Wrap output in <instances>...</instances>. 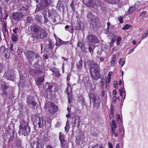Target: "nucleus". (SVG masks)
I'll return each instance as SVG.
<instances>
[{
    "mask_svg": "<svg viewBox=\"0 0 148 148\" xmlns=\"http://www.w3.org/2000/svg\"><path fill=\"white\" fill-rule=\"evenodd\" d=\"M20 122V125L18 132L19 134L20 135L27 136L29 134L30 131V128L28 126V121L21 120Z\"/></svg>",
    "mask_w": 148,
    "mask_h": 148,
    "instance_id": "1",
    "label": "nucleus"
},
{
    "mask_svg": "<svg viewBox=\"0 0 148 148\" xmlns=\"http://www.w3.org/2000/svg\"><path fill=\"white\" fill-rule=\"evenodd\" d=\"M31 29L33 31L37 37L42 38H45L47 36V33L44 29H42L37 25H33L31 27Z\"/></svg>",
    "mask_w": 148,
    "mask_h": 148,
    "instance_id": "2",
    "label": "nucleus"
},
{
    "mask_svg": "<svg viewBox=\"0 0 148 148\" xmlns=\"http://www.w3.org/2000/svg\"><path fill=\"white\" fill-rule=\"evenodd\" d=\"M98 64L93 62L91 65L90 69V75L95 80H97L100 77V75Z\"/></svg>",
    "mask_w": 148,
    "mask_h": 148,
    "instance_id": "3",
    "label": "nucleus"
},
{
    "mask_svg": "<svg viewBox=\"0 0 148 148\" xmlns=\"http://www.w3.org/2000/svg\"><path fill=\"white\" fill-rule=\"evenodd\" d=\"M32 121L34 125H38L39 128L43 127L46 123V121L42 117L36 116H33Z\"/></svg>",
    "mask_w": 148,
    "mask_h": 148,
    "instance_id": "4",
    "label": "nucleus"
},
{
    "mask_svg": "<svg viewBox=\"0 0 148 148\" xmlns=\"http://www.w3.org/2000/svg\"><path fill=\"white\" fill-rule=\"evenodd\" d=\"M89 96L90 101H92L94 105L97 106L100 103V100L98 97H97L93 93H90Z\"/></svg>",
    "mask_w": 148,
    "mask_h": 148,
    "instance_id": "5",
    "label": "nucleus"
},
{
    "mask_svg": "<svg viewBox=\"0 0 148 148\" xmlns=\"http://www.w3.org/2000/svg\"><path fill=\"white\" fill-rule=\"evenodd\" d=\"M45 108H48L50 112L53 114L57 111L58 107L55 104L52 102L48 103L45 104Z\"/></svg>",
    "mask_w": 148,
    "mask_h": 148,
    "instance_id": "6",
    "label": "nucleus"
},
{
    "mask_svg": "<svg viewBox=\"0 0 148 148\" xmlns=\"http://www.w3.org/2000/svg\"><path fill=\"white\" fill-rule=\"evenodd\" d=\"M10 88H9L6 84H2L1 90L2 91V95L3 97H7L8 96L9 91V90Z\"/></svg>",
    "mask_w": 148,
    "mask_h": 148,
    "instance_id": "7",
    "label": "nucleus"
},
{
    "mask_svg": "<svg viewBox=\"0 0 148 148\" xmlns=\"http://www.w3.org/2000/svg\"><path fill=\"white\" fill-rule=\"evenodd\" d=\"M87 17L88 20L91 21V23L93 25H95L98 21V19L96 16H93L91 13L88 14Z\"/></svg>",
    "mask_w": 148,
    "mask_h": 148,
    "instance_id": "8",
    "label": "nucleus"
},
{
    "mask_svg": "<svg viewBox=\"0 0 148 148\" xmlns=\"http://www.w3.org/2000/svg\"><path fill=\"white\" fill-rule=\"evenodd\" d=\"M37 60L39 58V56L35 54L33 52L29 51L27 53V58L29 62H31L34 59V57Z\"/></svg>",
    "mask_w": 148,
    "mask_h": 148,
    "instance_id": "9",
    "label": "nucleus"
},
{
    "mask_svg": "<svg viewBox=\"0 0 148 148\" xmlns=\"http://www.w3.org/2000/svg\"><path fill=\"white\" fill-rule=\"evenodd\" d=\"M86 40L88 42L92 43H97L99 42V40L97 38L91 34H89L87 36Z\"/></svg>",
    "mask_w": 148,
    "mask_h": 148,
    "instance_id": "10",
    "label": "nucleus"
},
{
    "mask_svg": "<svg viewBox=\"0 0 148 148\" xmlns=\"http://www.w3.org/2000/svg\"><path fill=\"white\" fill-rule=\"evenodd\" d=\"M24 16V14L21 12H17L13 15L14 19L16 21L21 19Z\"/></svg>",
    "mask_w": 148,
    "mask_h": 148,
    "instance_id": "11",
    "label": "nucleus"
},
{
    "mask_svg": "<svg viewBox=\"0 0 148 148\" xmlns=\"http://www.w3.org/2000/svg\"><path fill=\"white\" fill-rule=\"evenodd\" d=\"M5 74L7 79L12 81L14 79V76L12 72L8 71L5 73Z\"/></svg>",
    "mask_w": 148,
    "mask_h": 148,
    "instance_id": "12",
    "label": "nucleus"
},
{
    "mask_svg": "<svg viewBox=\"0 0 148 148\" xmlns=\"http://www.w3.org/2000/svg\"><path fill=\"white\" fill-rule=\"evenodd\" d=\"M31 147L32 148H40L41 146L40 140L39 139L37 138L36 143L33 142L31 143Z\"/></svg>",
    "mask_w": 148,
    "mask_h": 148,
    "instance_id": "13",
    "label": "nucleus"
},
{
    "mask_svg": "<svg viewBox=\"0 0 148 148\" xmlns=\"http://www.w3.org/2000/svg\"><path fill=\"white\" fill-rule=\"evenodd\" d=\"M95 5L93 3V5L92 6L95 8H96V7H99L101 8V7L103 5V3L102 2H100L99 0H95Z\"/></svg>",
    "mask_w": 148,
    "mask_h": 148,
    "instance_id": "14",
    "label": "nucleus"
},
{
    "mask_svg": "<svg viewBox=\"0 0 148 148\" xmlns=\"http://www.w3.org/2000/svg\"><path fill=\"white\" fill-rule=\"evenodd\" d=\"M56 46H60V45H64L68 42H67L62 41L60 38H58L56 39Z\"/></svg>",
    "mask_w": 148,
    "mask_h": 148,
    "instance_id": "15",
    "label": "nucleus"
},
{
    "mask_svg": "<svg viewBox=\"0 0 148 148\" xmlns=\"http://www.w3.org/2000/svg\"><path fill=\"white\" fill-rule=\"evenodd\" d=\"M52 88V86L51 85H50L48 83H46L44 86V88L45 89H46V88L47 89V91L45 92L47 95L49 94V93H50V92L51 91V89Z\"/></svg>",
    "mask_w": 148,
    "mask_h": 148,
    "instance_id": "16",
    "label": "nucleus"
},
{
    "mask_svg": "<svg viewBox=\"0 0 148 148\" xmlns=\"http://www.w3.org/2000/svg\"><path fill=\"white\" fill-rule=\"evenodd\" d=\"M84 4L87 6L91 7L93 5L92 0H83Z\"/></svg>",
    "mask_w": 148,
    "mask_h": 148,
    "instance_id": "17",
    "label": "nucleus"
},
{
    "mask_svg": "<svg viewBox=\"0 0 148 148\" xmlns=\"http://www.w3.org/2000/svg\"><path fill=\"white\" fill-rule=\"evenodd\" d=\"M119 92L120 93V95L121 97H123V96L124 95V97L123 98V101L124 100L125 97V91L124 90V89L123 88H121V89H119Z\"/></svg>",
    "mask_w": 148,
    "mask_h": 148,
    "instance_id": "18",
    "label": "nucleus"
},
{
    "mask_svg": "<svg viewBox=\"0 0 148 148\" xmlns=\"http://www.w3.org/2000/svg\"><path fill=\"white\" fill-rule=\"evenodd\" d=\"M33 98V97H32L29 96L27 98V103L28 104H30L31 103H32V104L33 106H35L36 103V102L34 101H32V100H31V99H32Z\"/></svg>",
    "mask_w": 148,
    "mask_h": 148,
    "instance_id": "19",
    "label": "nucleus"
},
{
    "mask_svg": "<svg viewBox=\"0 0 148 148\" xmlns=\"http://www.w3.org/2000/svg\"><path fill=\"white\" fill-rule=\"evenodd\" d=\"M44 80V77H42L41 78H38L37 79V81L36 84L37 85H39Z\"/></svg>",
    "mask_w": 148,
    "mask_h": 148,
    "instance_id": "20",
    "label": "nucleus"
},
{
    "mask_svg": "<svg viewBox=\"0 0 148 148\" xmlns=\"http://www.w3.org/2000/svg\"><path fill=\"white\" fill-rule=\"evenodd\" d=\"M101 87L102 88H104V87L106 88L107 84H105V79L104 78H101Z\"/></svg>",
    "mask_w": 148,
    "mask_h": 148,
    "instance_id": "21",
    "label": "nucleus"
},
{
    "mask_svg": "<svg viewBox=\"0 0 148 148\" xmlns=\"http://www.w3.org/2000/svg\"><path fill=\"white\" fill-rule=\"evenodd\" d=\"M88 46V49L89 52H92L95 47V45L92 44H89Z\"/></svg>",
    "mask_w": 148,
    "mask_h": 148,
    "instance_id": "22",
    "label": "nucleus"
},
{
    "mask_svg": "<svg viewBox=\"0 0 148 148\" xmlns=\"http://www.w3.org/2000/svg\"><path fill=\"white\" fill-rule=\"evenodd\" d=\"M67 91L68 95L69 96L70 93L71 91V87L70 85L68 83L67 84Z\"/></svg>",
    "mask_w": 148,
    "mask_h": 148,
    "instance_id": "23",
    "label": "nucleus"
},
{
    "mask_svg": "<svg viewBox=\"0 0 148 148\" xmlns=\"http://www.w3.org/2000/svg\"><path fill=\"white\" fill-rule=\"evenodd\" d=\"M116 60V56L113 55L112 56V60L110 62V64L111 66H113L115 64V61Z\"/></svg>",
    "mask_w": 148,
    "mask_h": 148,
    "instance_id": "24",
    "label": "nucleus"
},
{
    "mask_svg": "<svg viewBox=\"0 0 148 148\" xmlns=\"http://www.w3.org/2000/svg\"><path fill=\"white\" fill-rule=\"evenodd\" d=\"M59 139L60 141H62L65 140L64 139V136L61 132H59Z\"/></svg>",
    "mask_w": 148,
    "mask_h": 148,
    "instance_id": "25",
    "label": "nucleus"
},
{
    "mask_svg": "<svg viewBox=\"0 0 148 148\" xmlns=\"http://www.w3.org/2000/svg\"><path fill=\"white\" fill-rule=\"evenodd\" d=\"M77 69H80L82 66V61L81 60H79V61L77 63Z\"/></svg>",
    "mask_w": 148,
    "mask_h": 148,
    "instance_id": "26",
    "label": "nucleus"
},
{
    "mask_svg": "<svg viewBox=\"0 0 148 148\" xmlns=\"http://www.w3.org/2000/svg\"><path fill=\"white\" fill-rule=\"evenodd\" d=\"M117 127V126L115 121L114 120H112L111 122V128H116Z\"/></svg>",
    "mask_w": 148,
    "mask_h": 148,
    "instance_id": "27",
    "label": "nucleus"
},
{
    "mask_svg": "<svg viewBox=\"0 0 148 148\" xmlns=\"http://www.w3.org/2000/svg\"><path fill=\"white\" fill-rule=\"evenodd\" d=\"M117 121L118 123H121L122 122V121L121 119V117L119 114H117L116 116Z\"/></svg>",
    "mask_w": 148,
    "mask_h": 148,
    "instance_id": "28",
    "label": "nucleus"
},
{
    "mask_svg": "<svg viewBox=\"0 0 148 148\" xmlns=\"http://www.w3.org/2000/svg\"><path fill=\"white\" fill-rule=\"evenodd\" d=\"M76 4V3L73 0L71 5V6L73 11H74L75 10V6Z\"/></svg>",
    "mask_w": 148,
    "mask_h": 148,
    "instance_id": "29",
    "label": "nucleus"
},
{
    "mask_svg": "<svg viewBox=\"0 0 148 148\" xmlns=\"http://www.w3.org/2000/svg\"><path fill=\"white\" fill-rule=\"evenodd\" d=\"M44 3L46 6H47L51 3V0H44Z\"/></svg>",
    "mask_w": 148,
    "mask_h": 148,
    "instance_id": "30",
    "label": "nucleus"
},
{
    "mask_svg": "<svg viewBox=\"0 0 148 148\" xmlns=\"http://www.w3.org/2000/svg\"><path fill=\"white\" fill-rule=\"evenodd\" d=\"M135 10V7L134 6H133L130 8L129 10V12L130 14H131L133 13Z\"/></svg>",
    "mask_w": 148,
    "mask_h": 148,
    "instance_id": "31",
    "label": "nucleus"
},
{
    "mask_svg": "<svg viewBox=\"0 0 148 148\" xmlns=\"http://www.w3.org/2000/svg\"><path fill=\"white\" fill-rule=\"evenodd\" d=\"M119 132H120L122 133L121 136L123 137L124 136V130L123 126L119 130Z\"/></svg>",
    "mask_w": 148,
    "mask_h": 148,
    "instance_id": "32",
    "label": "nucleus"
},
{
    "mask_svg": "<svg viewBox=\"0 0 148 148\" xmlns=\"http://www.w3.org/2000/svg\"><path fill=\"white\" fill-rule=\"evenodd\" d=\"M60 143L61 144V146L63 148L66 146V141L65 140L64 141H61Z\"/></svg>",
    "mask_w": 148,
    "mask_h": 148,
    "instance_id": "33",
    "label": "nucleus"
},
{
    "mask_svg": "<svg viewBox=\"0 0 148 148\" xmlns=\"http://www.w3.org/2000/svg\"><path fill=\"white\" fill-rule=\"evenodd\" d=\"M12 41L14 42H16L17 40V37L14 34H12Z\"/></svg>",
    "mask_w": 148,
    "mask_h": 148,
    "instance_id": "34",
    "label": "nucleus"
},
{
    "mask_svg": "<svg viewBox=\"0 0 148 148\" xmlns=\"http://www.w3.org/2000/svg\"><path fill=\"white\" fill-rule=\"evenodd\" d=\"M130 25L127 24L125 25L122 28L123 30H125L128 29L130 28Z\"/></svg>",
    "mask_w": 148,
    "mask_h": 148,
    "instance_id": "35",
    "label": "nucleus"
},
{
    "mask_svg": "<svg viewBox=\"0 0 148 148\" xmlns=\"http://www.w3.org/2000/svg\"><path fill=\"white\" fill-rule=\"evenodd\" d=\"M29 73L33 76H34L36 74V71L33 69H32L30 70Z\"/></svg>",
    "mask_w": 148,
    "mask_h": 148,
    "instance_id": "36",
    "label": "nucleus"
},
{
    "mask_svg": "<svg viewBox=\"0 0 148 148\" xmlns=\"http://www.w3.org/2000/svg\"><path fill=\"white\" fill-rule=\"evenodd\" d=\"M69 125H67L66 123V126L65 127V130L66 131V133H67L69 130Z\"/></svg>",
    "mask_w": 148,
    "mask_h": 148,
    "instance_id": "37",
    "label": "nucleus"
},
{
    "mask_svg": "<svg viewBox=\"0 0 148 148\" xmlns=\"http://www.w3.org/2000/svg\"><path fill=\"white\" fill-rule=\"evenodd\" d=\"M22 53V50L20 49H18L17 51V53L19 56H21Z\"/></svg>",
    "mask_w": 148,
    "mask_h": 148,
    "instance_id": "38",
    "label": "nucleus"
},
{
    "mask_svg": "<svg viewBox=\"0 0 148 148\" xmlns=\"http://www.w3.org/2000/svg\"><path fill=\"white\" fill-rule=\"evenodd\" d=\"M117 42H116V45H119V44L121 42V37H117Z\"/></svg>",
    "mask_w": 148,
    "mask_h": 148,
    "instance_id": "39",
    "label": "nucleus"
},
{
    "mask_svg": "<svg viewBox=\"0 0 148 148\" xmlns=\"http://www.w3.org/2000/svg\"><path fill=\"white\" fill-rule=\"evenodd\" d=\"M110 110L111 113L113 114H114V106L112 105L111 106Z\"/></svg>",
    "mask_w": 148,
    "mask_h": 148,
    "instance_id": "40",
    "label": "nucleus"
},
{
    "mask_svg": "<svg viewBox=\"0 0 148 148\" xmlns=\"http://www.w3.org/2000/svg\"><path fill=\"white\" fill-rule=\"evenodd\" d=\"M111 79V77H107L106 79V83L107 84L108 83H109L110 82V81Z\"/></svg>",
    "mask_w": 148,
    "mask_h": 148,
    "instance_id": "41",
    "label": "nucleus"
},
{
    "mask_svg": "<svg viewBox=\"0 0 148 148\" xmlns=\"http://www.w3.org/2000/svg\"><path fill=\"white\" fill-rule=\"evenodd\" d=\"M108 148H113L112 144L110 142H109L108 143Z\"/></svg>",
    "mask_w": 148,
    "mask_h": 148,
    "instance_id": "42",
    "label": "nucleus"
},
{
    "mask_svg": "<svg viewBox=\"0 0 148 148\" xmlns=\"http://www.w3.org/2000/svg\"><path fill=\"white\" fill-rule=\"evenodd\" d=\"M49 48L52 49L53 47V45L50 42L49 45Z\"/></svg>",
    "mask_w": 148,
    "mask_h": 148,
    "instance_id": "43",
    "label": "nucleus"
},
{
    "mask_svg": "<svg viewBox=\"0 0 148 148\" xmlns=\"http://www.w3.org/2000/svg\"><path fill=\"white\" fill-rule=\"evenodd\" d=\"M116 128H111V134H113V133L115 132V131L116 130Z\"/></svg>",
    "mask_w": 148,
    "mask_h": 148,
    "instance_id": "44",
    "label": "nucleus"
},
{
    "mask_svg": "<svg viewBox=\"0 0 148 148\" xmlns=\"http://www.w3.org/2000/svg\"><path fill=\"white\" fill-rule=\"evenodd\" d=\"M147 36V33H144L143 35V36L142 37V39H143L144 38H146Z\"/></svg>",
    "mask_w": 148,
    "mask_h": 148,
    "instance_id": "45",
    "label": "nucleus"
},
{
    "mask_svg": "<svg viewBox=\"0 0 148 148\" xmlns=\"http://www.w3.org/2000/svg\"><path fill=\"white\" fill-rule=\"evenodd\" d=\"M105 1H106L109 2H110V3H112V4H116V1H114L113 2H111L110 1V0H104Z\"/></svg>",
    "mask_w": 148,
    "mask_h": 148,
    "instance_id": "46",
    "label": "nucleus"
},
{
    "mask_svg": "<svg viewBox=\"0 0 148 148\" xmlns=\"http://www.w3.org/2000/svg\"><path fill=\"white\" fill-rule=\"evenodd\" d=\"M114 87L115 88H118L117 82L116 81L114 82Z\"/></svg>",
    "mask_w": 148,
    "mask_h": 148,
    "instance_id": "47",
    "label": "nucleus"
},
{
    "mask_svg": "<svg viewBox=\"0 0 148 148\" xmlns=\"http://www.w3.org/2000/svg\"><path fill=\"white\" fill-rule=\"evenodd\" d=\"M119 20L120 21V23H122L123 22V19L122 18L120 17L119 18Z\"/></svg>",
    "mask_w": 148,
    "mask_h": 148,
    "instance_id": "48",
    "label": "nucleus"
},
{
    "mask_svg": "<svg viewBox=\"0 0 148 148\" xmlns=\"http://www.w3.org/2000/svg\"><path fill=\"white\" fill-rule=\"evenodd\" d=\"M115 38H113L112 39H111V44H112V45H113V44L114 42H115Z\"/></svg>",
    "mask_w": 148,
    "mask_h": 148,
    "instance_id": "49",
    "label": "nucleus"
},
{
    "mask_svg": "<svg viewBox=\"0 0 148 148\" xmlns=\"http://www.w3.org/2000/svg\"><path fill=\"white\" fill-rule=\"evenodd\" d=\"M112 72L111 71H110L109 72L108 74V77H111V76L112 75Z\"/></svg>",
    "mask_w": 148,
    "mask_h": 148,
    "instance_id": "50",
    "label": "nucleus"
},
{
    "mask_svg": "<svg viewBox=\"0 0 148 148\" xmlns=\"http://www.w3.org/2000/svg\"><path fill=\"white\" fill-rule=\"evenodd\" d=\"M18 30V28H15L13 30V32L14 33L16 34L17 32V31Z\"/></svg>",
    "mask_w": 148,
    "mask_h": 148,
    "instance_id": "51",
    "label": "nucleus"
},
{
    "mask_svg": "<svg viewBox=\"0 0 148 148\" xmlns=\"http://www.w3.org/2000/svg\"><path fill=\"white\" fill-rule=\"evenodd\" d=\"M114 135V136L115 137H116L118 136V134L116 132H115L113 133V134H112V135Z\"/></svg>",
    "mask_w": 148,
    "mask_h": 148,
    "instance_id": "52",
    "label": "nucleus"
},
{
    "mask_svg": "<svg viewBox=\"0 0 148 148\" xmlns=\"http://www.w3.org/2000/svg\"><path fill=\"white\" fill-rule=\"evenodd\" d=\"M107 26H108L107 29H108L110 27V22H108L107 23Z\"/></svg>",
    "mask_w": 148,
    "mask_h": 148,
    "instance_id": "53",
    "label": "nucleus"
},
{
    "mask_svg": "<svg viewBox=\"0 0 148 148\" xmlns=\"http://www.w3.org/2000/svg\"><path fill=\"white\" fill-rule=\"evenodd\" d=\"M44 17L45 18L44 23H46L48 21V19L46 18L45 16H44Z\"/></svg>",
    "mask_w": 148,
    "mask_h": 148,
    "instance_id": "54",
    "label": "nucleus"
},
{
    "mask_svg": "<svg viewBox=\"0 0 148 148\" xmlns=\"http://www.w3.org/2000/svg\"><path fill=\"white\" fill-rule=\"evenodd\" d=\"M81 50L82 51H84V52L86 51L85 49V47L84 46H83V47H81Z\"/></svg>",
    "mask_w": 148,
    "mask_h": 148,
    "instance_id": "55",
    "label": "nucleus"
},
{
    "mask_svg": "<svg viewBox=\"0 0 148 148\" xmlns=\"http://www.w3.org/2000/svg\"><path fill=\"white\" fill-rule=\"evenodd\" d=\"M135 48L132 49L130 50L128 54H130L134 50Z\"/></svg>",
    "mask_w": 148,
    "mask_h": 148,
    "instance_id": "56",
    "label": "nucleus"
},
{
    "mask_svg": "<svg viewBox=\"0 0 148 148\" xmlns=\"http://www.w3.org/2000/svg\"><path fill=\"white\" fill-rule=\"evenodd\" d=\"M81 24H80V25H79V27L78 28H77V30H80L81 29V28H82V27L81 26Z\"/></svg>",
    "mask_w": 148,
    "mask_h": 148,
    "instance_id": "57",
    "label": "nucleus"
},
{
    "mask_svg": "<svg viewBox=\"0 0 148 148\" xmlns=\"http://www.w3.org/2000/svg\"><path fill=\"white\" fill-rule=\"evenodd\" d=\"M117 94L116 90H113V94L114 95H116Z\"/></svg>",
    "mask_w": 148,
    "mask_h": 148,
    "instance_id": "58",
    "label": "nucleus"
},
{
    "mask_svg": "<svg viewBox=\"0 0 148 148\" xmlns=\"http://www.w3.org/2000/svg\"><path fill=\"white\" fill-rule=\"evenodd\" d=\"M46 148H52V147L50 145H47L46 146Z\"/></svg>",
    "mask_w": 148,
    "mask_h": 148,
    "instance_id": "59",
    "label": "nucleus"
},
{
    "mask_svg": "<svg viewBox=\"0 0 148 148\" xmlns=\"http://www.w3.org/2000/svg\"><path fill=\"white\" fill-rule=\"evenodd\" d=\"M116 96H114L113 98V101H115L116 100Z\"/></svg>",
    "mask_w": 148,
    "mask_h": 148,
    "instance_id": "60",
    "label": "nucleus"
},
{
    "mask_svg": "<svg viewBox=\"0 0 148 148\" xmlns=\"http://www.w3.org/2000/svg\"><path fill=\"white\" fill-rule=\"evenodd\" d=\"M122 60V58H120V59L119 60V64H120L121 63Z\"/></svg>",
    "mask_w": 148,
    "mask_h": 148,
    "instance_id": "61",
    "label": "nucleus"
},
{
    "mask_svg": "<svg viewBox=\"0 0 148 148\" xmlns=\"http://www.w3.org/2000/svg\"><path fill=\"white\" fill-rule=\"evenodd\" d=\"M146 11H143L141 13V14H143V15H145L146 14Z\"/></svg>",
    "mask_w": 148,
    "mask_h": 148,
    "instance_id": "62",
    "label": "nucleus"
},
{
    "mask_svg": "<svg viewBox=\"0 0 148 148\" xmlns=\"http://www.w3.org/2000/svg\"><path fill=\"white\" fill-rule=\"evenodd\" d=\"M116 148H120L119 145V144H118L116 145Z\"/></svg>",
    "mask_w": 148,
    "mask_h": 148,
    "instance_id": "63",
    "label": "nucleus"
},
{
    "mask_svg": "<svg viewBox=\"0 0 148 148\" xmlns=\"http://www.w3.org/2000/svg\"><path fill=\"white\" fill-rule=\"evenodd\" d=\"M92 148H98V147L97 146L95 145L94 146H92Z\"/></svg>",
    "mask_w": 148,
    "mask_h": 148,
    "instance_id": "64",
    "label": "nucleus"
}]
</instances>
